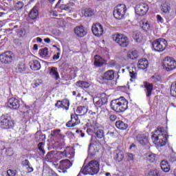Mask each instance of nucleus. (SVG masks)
<instances>
[{
	"mask_svg": "<svg viewBox=\"0 0 176 176\" xmlns=\"http://www.w3.org/2000/svg\"><path fill=\"white\" fill-rule=\"evenodd\" d=\"M168 135L163 126H158L152 135V140L157 146H164L167 144Z\"/></svg>",
	"mask_w": 176,
	"mask_h": 176,
	"instance_id": "obj_1",
	"label": "nucleus"
},
{
	"mask_svg": "<svg viewBox=\"0 0 176 176\" xmlns=\"http://www.w3.org/2000/svg\"><path fill=\"white\" fill-rule=\"evenodd\" d=\"M110 107L112 111L121 113L129 108V100L126 98L121 96L119 98L111 100Z\"/></svg>",
	"mask_w": 176,
	"mask_h": 176,
	"instance_id": "obj_2",
	"label": "nucleus"
},
{
	"mask_svg": "<svg viewBox=\"0 0 176 176\" xmlns=\"http://www.w3.org/2000/svg\"><path fill=\"white\" fill-rule=\"evenodd\" d=\"M100 171V162L96 160L90 161L85 167H82L80 173L84 175H96Z\"/></svg>",
	"mask_w": 176,
	"mask_h": 176,
	"instance_id": "obj_3",
	"label": "nucleus"
},
{
	"mask_svg": "<svg viewBox=\"0 0 176 176\" xmlns=\"http://www.w3.org/2000/svg\"><path fill=\"white\" fill-rule=\"evenodd\" d=\"M168 43L164 38H157L152 42V47L154 52L157 53H163L167 49Z\"/></svg>",
	"mask_w": 176,
	"mask_h": 176,
	"instance_id": "obj_4",
	"label": "nucleus"
},
{
	"mask_svg": "<svg viewBox=\"0 0 176 176\" xmlns=\"http://www.w3.org/2000/svg\"><path fill=\"white\" fill-rule=\"evenodd\" d=\"M113 41L120 47H127L130 45L129 37L123 34L116 33L112 36Z\"/></svg>",
	"mask_w": 176,
	"mask_h": 176,
	"instance_id": "obj_5",
	"label": "nucleus"
},
{
	"mask_svg": "<svg viewBox=\"0 0 176 176\" xmlns=\"http://www.w3.org/2000/svg\"><path fill=\"white\" fill-rule=\"evenodd\" d=\"M14 120L10 116L3 115L0 117V127L4 130H10L14 127Z\"/></svg>",
	"mask_w": 176,
	"mask_h": 176,
	"instance_id": "obj_6",
	"label": "nucleus"
},
{
	"mask_svg": "<svg viewBox=\"0 0 176 176\" xmlns=\"http://www.w3.org/2000/svg\"><path fill=\"white\" fill-rule=\"evenodd\" d=\"M162 67L164 71L170 72L176 69V61L173 57L166 56L162 61Z\"/></svg>",
	"mask_w": 176,
	"mask_h": 176,
	"instance_id": "obj_7",
	"label": "nucleus"
},
{
	"mask_svg": "<svg viewBox=\"0 0 176 176\" xmlns=\"http://www.w3.org/2000/svg\"><path fill=\"white\" fill-rule=\"evenodd\" d=\"M161 12L162 16H164V19L168 21H171L173 19H174V16L173 15V12H171V7H170V4L168 3H164L162 4Z\"/></svg>",
	"mask_w": 176,
	"mask_h": 176,
	"instance_id": "obj_8",
	"label": "nucleus"
},
{
	"mask_svg": "<svg viewBox=\"0 0 176 176\" xmlns=\"http://www.w3.org/2000/svg\"><path fill=\"white\" fill-rule=\"evenodd\" d=\"M126 10V5L121 4L115 8L113 14L117 20H122L124 17Z\"/></svg>",
	"mask_w": 176,
	"mask_h": 176,
	"instance_id": "obj_9",
	"label": "nucleus"
},
{
	"mask_svg": "<svg viewBox=\"0 0 176 176\" xmlns=\"http://www.w3.org/2000/svg\"><path fill=\"white\" fill-rule=\"evenodd\" d=\"M14 58V54L10 51L3 52L0 55V61L2 64H10Z\"/></svg>",
	"mask_w": 176,
	"mask_h": 176,
	"instance_id": "obj_10",
	"label": "nucleus"
},
{
	"mask_svg": "<svg viewBox=\"0 0 176 176\" xmlns=\"http://www.w3.org/2000/svg\"><path fill=\"white\" fill-rule=\"evenodd\" d=\"M149 10V6L145 3H140L135 7V12L138 16H145Z\"/></svg>",
	"mask_w": 176,
	"mask_h": 176,
	"instance_id": "obj_11",
	"label": "nucleus"
},
{
	"mask_svg": "<svg viewBox=\"0 0 176 176\" xmlns=\"http://www.w3.org/2000/svg\"><path fill=\"white\" fill-rule=\"evenodd\" d=\"M100 141L95 140L89 144L88 153L90 156H96V153L100 151Z\"/></svg>",
	"mask_w": 176,
	"mask_h": 176,
	"instance_id": "obj_12",
	"label": "nucleus"
},
{
	"mask_svg": "<svg viewBox=\"0 0 176 176\" xmlns=\"http://www.w3.org/2000/svg\"><path fill=\"white\" fill-rule=\"evenodd\" d=\"M27 69V65H25L24 62H19L14 65V71L16 74H20L21 75L28 74Z\"/></svg>",
	"mask_w": 176,
	"mask_h": 176,
	"instance_id": "obj_13",
	"label": "nucleus"
},
{
	"mask_svg": "<svg viewBox=\"0 0 176 176\" xmlns=\"http://www.w3.org/2000/svg\"><path fill=\"white\" fill-rule=\"evenodd\" d=\"M78 116L76 113L71 114V120L66 123V127H75V126L80 124V120Z\"/></svg>",
	"mask_w": 176,
	"mask_h": 176,
	"instance_id": "obj_14",
	"label": "nucleus"
},
{
	"mask_svg": "<svg viewBox=\"0 0 176 176\" xmlns=\"http://www.w3.org/2000/svg\"><path fill=\"white\" fill-rule=\"evenodd\" d=\"M59 170L63 173H67L68 168L72 166V162L69 160H63L59 162Z\"/></svg>",
	"mask_w": 176,
	"mask_h": 176,
	"instance_id": "obj_15",
	"label": "nucleus"
},
{
	"mask_svg": "<svg viewBox=\"0 0 176 176\" xmlns=\"http://www.w3.org/2000/svg\"><path fill=\"white\" fill-rule=\"evenodd\" d=\"M92 33L95 36H101L104 34V28L100 23H96L91 27Z\"/></svg>",
	"mask_w": 176,
	"mask_h": 176,
	"instance_id": "obj_16",
	"label": "nucleus"
},
{
	"mask_svg": "<svg viewBox=\"0 0 176 176\" xmlns=\"http://www.w3.org/2000/svg\"><path fill=\"white\" fill-rule=\"evenodd\" d=\"M7 107L10 108V109L17 110L20 108V100L15 98H10L7 102Z\"/></svg>",
	"mask_w": 176,
	"mask_h": 176,
	"instance_id": "obj_17",
	"label": "nucleus"
},
{
	"mask_svg": "<svg viewBox=\"0 0 176 176\" xmlns=\"http://www.w3.org/2000/svg\"><path fill=\"white\" fill-rule=\"evenodd\" d=\"M69 105L70 103L68 100H58L55 104V107L58 108V109L68 111V109H69Z\"/></svg>",
	"mask_w": 176,
	"mask_h": 176,
	"instance_id": "obj_18",
	"label": "nucleus"
},
{
	"mask_svg": "<svg viewBox=\"0 0 176 176\" xmlns=\"http://www.w3.org/2000/svg\"><path fill=\"white\" fill-rule=\"evenodd\" d=\"M74 34L78 36V38H84V36L87 35V30L85 29L83 25L76 26L74 28Z\"/></svg>",
	"mask_w": 176,
	"mask_h": 176,
	"instance_id": "obj_19",
	"label": "nucleus"
},
{
	"mask_svg": "<svg viewBox=\"0 0 176 176\" xmlns=\"http://www.w3.org/2000/svg\"><path fill=\"white\" fill-rule=\"evenodd\" d=\"M113 157L116 162H120L124 159V153L120 149L115 150L113 153Z\"/></svg>",
	"mask_w": 176,
	"mask_h": 176,
	"instance_id": "obj_20",
	"label": "nucleus"
},
{
	"mask_svg": "<svg viewBox=\"0 0 176 176\" xmlns=\"http://www.w3.org/2000/svg\"><path fill=\"white\" fill-rule=\"evenodd\" d=\"M140 25L143 31L146 32L151 31V23H149V21L146 19H142L140 22Z\"/></svg>",
	"mask_w": 176,
	"mask_h": 176,
	"instance_id": "obj_21",
	"label": "nucleus"
},
{
	"mask_svg": "<svg viewBox=\"0 0 176 176\" xmlns=\"http://www.w3.org/2000/svg\"><path fill=\"white\" fill-rule=\"evenodd\" d=\"M102 79L104 80H113L115 79V71L108 70L104 73Z\"/></svg>",
	"mask_w": 176,
	"mask_h": 176,
	"instance_id": "obj_22",
	"label": "nucleus"
},
{
	"mask_svg": "<svg viewBox=\"0 0 176 176\" xmlns=\"http://www.w3.org/2000/svg\"><path fill=\"white\" fill-rule=\"evenodd\" d=\"M149 67V62L146 58H141L138 63V68L139 69H146Z\"/></svg>",
	"mask_w": 176,
	"mask_h": 176,
	"instance_id": "obj_23",
	"label": "nucleus"
},
{
	"mask_svg": "<svg viewBox=\"0 0 176 176\" xmlns=\"http://www.w3.org/2000/svg\"><path fill=\"white\" fill-rule=\"evenodd\" d=\"M105 64V60L101 58L99 55H96L94 56V65L95 67H97L98 68H100V67H102Z\"/></svg>",
	"mask_w": 176,
	"mask_h": 176,
	"instance_id": "obj_24",
	"label": "nucleus"
},
{
	"mask_svg": "<svg viewBox=\"0 0 176 176\" xmlns=\"http://www.w3.org/2000/svg\"><path fill=\"white\" fill-rule=\"evenodd\" d=\"M144 89H146V97H151L152 96V91H153V84L148 82H144Z\"/></svg>",
	"mask_w": 176,
	"mask_h": 176,
	"instance_id": "obj_25",
	"label": "nucleus"
},
{
	"mask_svg": "<svg viewBox=\"0 0 176 176\" xmlns=\"http://www.w3.org/2000/svg\"><path fill=\"white\" fill-rule=\"evenodd\" d=\"M45 162H48L49 163H56L57 162V157H56L53 151L47 153L45 156Z\"/></svg>",
	"mask_w": 176,
	"mask_h": 176,
	"instance_id": "obj_26",
	"label": "nucleus"
},
{
	"mask_svg": "<svg viewBox=\"0 0 176 176\" xmlns=\"http://www.w3.org/2000/svg\"><path fill=\"white\" fill-rule=\"evenodd\" d=\"M89 111V107L87 106H78L76 109V113H78L80 116H85Z\"/></svg>",
	"mask_w": 176,
	"mask_h": 176,
	"instance_id": "obj_27",
	"label": "nucleus"
},
{
	"mask_svg": "<svg viewBox=\"0 0 176 176\" xmlns=\"http://www.w3.org/2000/svg\"><path fill=\"white\" fill-rule=\"evenodd\" d=\"M50 75L54 78L55 80H58L60 79V74H58V69L56 67H51L50 70Z\"/></svg>",
	"mask_w": 176,
	"mask_h": 176,
	"instance_id": "obj_28",
	"label": "nucleus"
},
{
	"mask_svg": "<svg viewBox=\"0 0 176 176\" xmlns=\"http://www.w3.org/2000/svg\"><path fill=\"white\" fill-rule=\"evenodd\" d=\"M30 65L32 71H39L41 69V63L37 60L30 61Z\"/></svg>",
	"mask_w": 176,
	"mask_h": 176,
	"instance_id": "obj_29",
	"label": "nucleus"
},
{
	"mask_svg": "<svg viewBox=\"0 0 176 176\" xmlns=\"http://www.w3.org/2000/svg\"><path fill=\"white\" fill-rule=\"evenodd\" d=\"M116 127L118 130H127L129 124L122 120H118L116 122Z\"/></svg>",
	"mask_w": 176,
	"mask_h": 176,
	"instance_id": "obj_30",
	"label": "nucleus"
},
{
	"mask_svg": "<svg viewBox=\"0 0 176 176\" xmlns=\"http://www.w3.org/2000/svg\"><path fill=\"white\" fill-rule=\"evenodd\" d=\"M81 13L85 16V17H91L95 14L94 11L91 8L82 9Z\"/></svg>",
	"mask_w": 176,
	"mask_h": 176,
	"instance_id": "obj_31",
	"label": "nucleus"
},
{
	"mask_svg": "<svg viewBox=\"0 0 176 176\" xmlns=\"http://www.w3.org/2000/svg\"><path fill=\"white\" fill-rule=\"evenodd\" d=\"M95 138L96 140H105V134L104 133V129H97V131L95 132Z\"/></svg>",
	"mask_w": 176,
	"mask_h": 176,
	"instance_id": "obj_32",
	"label": "nucleus"
},
{
	"mask_svg": "<svg viewBox=\"0 0 176 176\" xmlns=\"http://www.w3.org/2000/svg\"><path fill=\"white\" fill-rule=\"evenodd\" d=\"M146 159L148 163H155L156 162V154L152 152L146 153Z\"/></svg>",
	"mask_w": 176,
	"mask_h": 176,
	"instance_id": "obj_33",
	"label": "nucleus"
},
{
	"mask_svg": "<svg viewBox=\"0 0 176 176\" xmlns=\"http://www.w3.org/2000/svg\"><path fill=\"white\" fill-rule=\"evenodd\" d=\"M76 86L80 89H89V87H90V84L84 80H78L76 82Z\"/></svg>",
	"mask_w": 176,
	"mask_h": 176,
	"instance_id": "obj_34",
	"label": "nucleus"
},
{
	"mask_svg": "<svg viewBox=\"0 0 176 176\" xmlns=\"http://www.w3.org/2000/svg\"><path fill=\"white\" fill-rule=\"evenodd\" d=\"M39 16V12L36 8L34 7L29 13V17L31 20H35Z\"/></svg>",
	"mask_w": 176,
	"mask_h": 176,
	"instance_id": "obj_35",
	"label": "nucleus"
},
{
	"mask_svg": "<svg viewBox=\"0 0 176 176\" xmlns=\"http://www.w3.org/2000/svg\"><path fill=\"white\" fill-rule=\"evenodd\" d=\"M127 58H129V60H137V58H138V51H129L127 53Z\"/></svg>",
	"mask_w": 176,
	"mask_h": 176,
	"instance_id": "obj_36",
	"label": "nucleus"
},
{
	"mask_svg": "<svg viewBox=\"0 0 176 176\" xmlns=\"http://www.w3.org/2000/svg\"><path fill=\"white\" fill-rule=\"evenodd\" d=\"M161 168L164 173H168L170 171V165L166 160H162L160 163Z\"/></svg>",
	"mask_w": 176,
	"mask_h": 176,
	"instance_id": "obj_37",
	"label": "nucleus"
},
{
	"mask_svg": "<svg viewBox=\"0 0 176 176\" xmlns=\"http://www.w3.org/2000/svg\"><path fill=\"white\" fill-rule=\"evenodd\" d=\"M39 54L41 57H47L49 54V49L47 47L41 49L39 50Z\"/></svg>",
	"mask_w": 176,
	"mask_h": 176,
	"instance_id": "obj_38",
	"label": "nucleus"
},
{
	"mask_svg": "<svg viewBox=\"0 0 176 176\" xmlns=\"http://www.w3.org/2000/svg\"><path fill=\"white\" fill-rule=\"evenodd\" d=\"M75 3L71 2L67 4H62L60 5V9L62 10H68L69 9H71L72 6H74Z\"/></svg>",
	"mask_w": 176,
	"mask_h": 176,
	"instance_id": "obj_39",
	"label": "nucleus"
},
{
	"mask_svg": "<svg viewBox=\"0 0 176 176\" xmlns=\"http://www.w3.org/2000/svg\"><path fill=\"white\" fill-rule=\"evenodd\" d=\"M170 95L173 97H176V81L173 82L170 86Z\"/></svg>",
	"mask_w": 176,
	"mask_h": 176,
	"instance_id": "obj_40",
	"label": "nucleus"
},
{
	"mask_svg": "<svg viewBox=\"0 0 176 176\" xmlns=\"http://www.w3.org/2000/svg\"><path fill=\"white\" fill-rule=\"evenodd\" d=\"M43 145H45V143L41 142L38 143L37 146L40 155H45V153H46V152L45 151V148H43Z\"/></svg>",
	"mask_w": 176,
	"mask_h": 176,
	"instance_id": "obj_41",
	"label": "nucleus"
},
{
	"mask_svg": "<svg viewBox=\"0 0 176 176\" xmlns=\"http://www.w3.org/2000/svg\"><path fill=\"white\" fill-rule=\"evenodd\" d=\"M129 76H130V80L131 82H135V79H137V72H134V71H129Z\"/></svg>",
	"mask_w": 176,
	"mask_h": 176,
	"instance_id": "obj_42",
	"label": "nucleus"
},
{
	"mask_svg": "<svg viewBox=\"0 0 176 176\" xmlns=\"http://www.w3.org/2000/svg\"><path fill=\"white\" fill-rule=\"evenodd\" d=\"M138 141L140 145H146V143L148 142V139L146 137H138Z\"/></svg>",
	"mask_w": 176,
	"mask_h": 176,
	"instance_id": "obj_43",
	"label": "nucleus"
},
{
	"mask_svg": "<svg viewBox=\"0 0 176 176\" xmlns=\"http://www.w3.org/2000/svg\"><path fill=\"white\" fill-rule=\"evenodd\" d=\"M43 83V81H42V80L37 79L34 83L32 84V86L33 89H36V87H39V86H41V85H42Z\"/></svg>",
	"mask_w": 176,
	"mask_h": 176,
	"instance_id": "obj_44",
	"label": "nucleus"
},
{
	"mask_svg": "<svg viewBox=\"0 0 176 176\" xmlns=\"http://www.w3.org/2000/svg\"><path fill=\"white\" fill-rule=\"evenodd\" d=\"M159 170L154 169L150 170V172L148 174V176H159Z\"/></svg>",
	"mask_w": 176,
	"mask_h": 176,
	"instance_id": "obj_45",
	"label": "nucleus"
},
{
	"mask_svg": "<svg viewBox=\"0 0 176 176\" xmlns=\"http://www.w3.org/2000/svg\"><path fill=\"white\" fill-rule=\"evenodd\" d=\"M60 133H61L60 129H54L53 131H51V136L56 137V135H58Z\"/></svg>",
	"mask_w": 176,
	"mask_h": 176,
	"instance_id": "obj_46",
	"label": "nucleus"
},
{
	"mask_svg": "<svg viewBox=\"0 0 176 176\" xmlns=\"http://www.w3.org/2000/svg\"><path fill=\"white\" fill-rule=\"evenodd\" d=\"M76 134L78 135V137H80L81 138H85V133L82 130L77 129L76 131Z\"/></svg>",
	"mask_w": 176,
	"mask_h": 176,
	"instance_id": "obj_47",
	"label": "nucleus"
},
{
	"mask_svg": "<svg viewBox=\"0 0 176 176\" xmlns=\"http://www.w3.org/2000/svg\"><path fill=\"white\" fill-rule=\"evenodd\" d=\"M7 175L8 176H16V170L9 169L7 170Z\"/></svg>",
	"mask_w": 176,
	"mask_h": 176,
	"instance_id": "obj_48",
	"label": "nucleus"
},
{
	"mask_svg": "<svg viewBox=\"0 0 176 176\" xmlns=\"http://www.w3.org/2000/svg\"><path fill=\"white\" fill-rule=\"evenodd\" d=\"M128 162H133L134 160V155L131 153H127Z\"/></svg>",
	"mask_w": 176,
	"mask_h": 176,
	"instance_id": "obj_49",
	"label": "nucleus"
},
{
	"mask_svg": "<svg viewBox=\"0 0 176 176\" xmlns=\"http://www.w3.org/2000/svg\"><path fill=\"white\" fill-rule=\"evenodd\" d=\"M30 164V161L28 160H25L21 162L22 167H27Z\"/></svg>",
	"mask_w": 176,
	"mask_h": 176,
	"instance_id": "obj_50",
	"label": "nucleus"
},
{
	"mask_svg": "<svg viewBox=\"0 0 176 176\" xmlns=\"http://www.w3.org/2000/svg\"><path fill=\"white\" fill-rule=\"evenodd\" d=\"M109 120L111 122H115L118 119V116L115 114H111L109 118Z\"/></svg>",
	"mask_w": 176,
	"mask_h": 176,
	"instance_id": "obj_51",
	"label": "nucleus"
},
{
	"mask_svg": "<svg viewBox=\"0 0 176 176\" xmlns=\"http://www.w3.org/2000/svg\"><path fill=\"white\" fill-rule=\"evenodd\" d=\"M157 23H161V24H163L164 23V19H163V17L160 16V14L157 15Z\"/></svg>",
	"mask_w": 176,
	"mask_h": 176,
	"instance_id": "obj_52",
	"label": "nucleus"
},
{
	"mask_svg": "<svg viewBox=\"0 0 176 176\" xmlns=\"http://www.w3.org/2000/svg\"><path fill=\"white\" fill-rule=\"evenodd\" d=\"M100 100L103 105H105V104H107L108 102V98H107V96L101 97Z\"/></svg>",
	"mask_w": 176,
	"mask_h": 176,
	"instance_id": "obj_53",
	"label": "nucleus"
},
{
	"mask_svg": "<svg viewBox=\"0 0 176 176\" xmlns=\"http://www.w3.org/2000/svg\"><path fill=\"white\" fill-rule=\"evenodd\" d=\"M95 105H96V107H98V108H100V107H102V105H104V104H103V103L101 102V100L99 99L98 101H96V102H95Z\"/></svg>",
	"mask_w": 176,
	"mask_h": 176,
	"instance_id": "obj_54",
	"label": "nucleus"
},
{
	"mask_svg": "<svg viewBox=\"0 0 176 176\" xmlns=\"http://www.w3.org/2000/svg\"><path fill=\"white\" fill-rule=\"evenodd\" d=\"M60 54H61L60 52H57L56 54H54L52 57V59L54 61H56L60 58Z\"/></svg>",
	"mask_w": 176,
	"mask_h": 176,
	"instance_id": "obj_55",
	"label": "nucleus"
},
{
	"mask_svg": "<svg viewBox=\"0 0 176 176\" xmlns=\"http://www.w3.org/2000/svg\"><path fill=\"white\" fill-rule=\"evenodd\" d=\"M26 170L27 173H32V171H34V168L29 164L28 166H26Z\"/></svg>",
	"mask_w": 176,
	"mask_h": 176,
	"instance_id": "obj_56",
	"label": "nucleus"
},
{
	"mask_svg": "<svg viewBox=\"0 0 176 176\" xmlns=\"http://www.w3.org/2000/svg\"><path fill=\"white\" fill-rule=\"evenodd\" d=\"M69 154V153H68L67 149L65 150L64 151H60L59 152V155H65V156H67Z\"/></svg>",
	"mask_w": 176,
	"mask_h": 176,
	"instance_id": "obj_57",
	"label": "nucleus"
},
{
	"mask_svg": "<svg viewBox=\"0 0 176 176\" xmlns=\"http://www.w3.org/2000/svg\"><path fill=\"white\" fill-rule=\"evenodd\" d=\"M109 65H110V67H115V65H116V63H115L114 60H111L109 63Z\"/></svg>",
	"mask_w": 176,
	"mask_h": 176,
	"instance_id": "obj_58",
	"label": "nucleus"
},
{
	"mask_svg": "<svg viewBox=\"0 0 176 176\" xmlns=\"http://www.w3.org/2000/svg\"><path fill=\"white\" fill-rule=\"evenodd\" d=\"M87 133L89 135H90L91 134V133H93V129H90V128H88L87 129Z\"/></svg>",
	"mask_w": 176,
	"mask_h": 176,
	"instance_id": "obj_59",
	"label": "nucleus"
},
{
	"mask_svg": "<svg viewBox=\"0 0 176 176\" xmlns=\"http://www.w3.org/2000/svg\"><path fill=\"white\" fill-rule=\"evenodd\" d=\"M50 38H46L44 39V42H45V43H49L50 42Z\"/></svg>",
	"mask_w": 176,
	"mask_h": 176,
	"instance_id": "obj_60",
	"label": "nucleus"
},
{
	"mask_svg": "<svg viewBox=\"0 0 176 176\" xmlns=\"http://www.w3.org/2000/svg\"><path fill=\"white\" fill-rule=\"evenodd\" d=\"M137 146L134 143H133L130 146L129 149H133V148H135Z\"/></svg>",
	"mask_w": 176,
	"mask_h": 176,
	"instance_id": "obj_61",
	"label": "nucleus"
},
{
	"mask_svg": "<svg viewBox=\"0 0 176 176\" xmlns=\"http://www.w3.org/2000/svg\"><path fill=\"white\" fill-rule=\"evenodd\" d=\"M33 50H38V45L37 44H34L33 46Z\"/></svg>",
	"mask_w": 176,
	"mask_h": 176,
	"instance_id": "obj_62",
	"label": "nucleus"
},
{
	"mask_svg": "<svg viewBox=\"0 0 176 176\" xmlns=\"http://www.w3.org/2000/svg\"><path fill=\"white\" fill-rule=\"evenodd\" d=\"M36 39L37 42H40V43L42 42V39L41 38V37H37Z\"/></svg>",
	"mask_w": 176,
	"mask_h": 176,
	"instance_id": "obj_63",
	"label": "nucleus"
},
{
	"mask_svg": "<svg viewBox=\"0 0 176 176\" xmlns=\"http://www.w3.org/2000/svg\"><path fill=\"white\" fill-rule=\"evenodd\" d=\"M105 175L106 176H111V173H106Z\"/></svg>",
	"mask_w": 176,
	"mask_h": 176,
	"instance_id": "obj_64",
	"label": "nucleus"
}]
</instances>
